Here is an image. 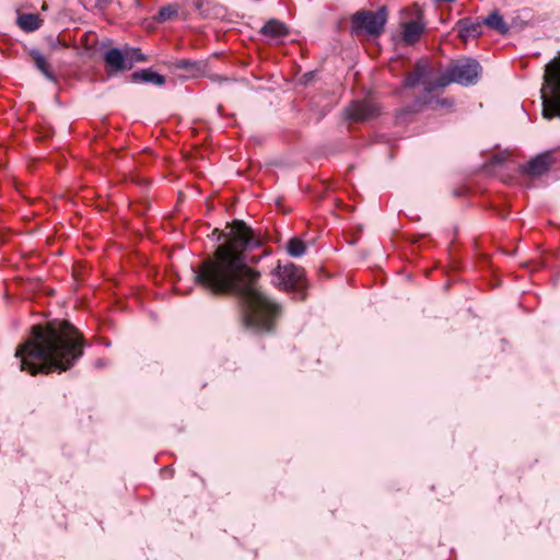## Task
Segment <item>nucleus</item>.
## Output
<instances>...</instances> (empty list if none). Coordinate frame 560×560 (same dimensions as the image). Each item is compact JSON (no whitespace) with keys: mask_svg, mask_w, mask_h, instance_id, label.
<instances>
[{"mask_svg":"<svg viewBox=\"0 0 560 560\" xmlns=\"http://www.w3.org/2000/svg\"><path fill=\"white\" fill-rule=\"evenodd\" d=\"M225 242L200 264L196 281L215 294L233 293L245 303L244 322L256 331H270L280 315V306L256 287L258 273L245 258V252L257 246L253 230L235 220L226 226Z\"/></svg>","mask_w":560,"mask_h":560,"instance_id":"1","label":"nucleus"},{"mask_svg":"<svg viewBox=\"0 0 560 560\" xmlns=\"http://www.w3.org/2000/svg\"><path fill=\"white\" fill-rule=\"evenodd\" d=\"M82 354V337L68 322L33 326L30 338L15 352L21 370L32 375L67 371Z\"/></svg>","mask_w":560,"mask_h":560,"instance_id":"2","label":"nucleus"},{"mask_svg":"<svg viewBox=\"0 0 560 560\" xmlns=\"http://www.w3.org/2000/svg\"><path fill=\"white\" fill-rule=\"evenodd\" d=\"M480 73V65L474 59H460L453 61L447 68L446 72L441 74L434 82L429 81L427 63H418L412 73L406 80V86H415L419 83L424 84L428 92L435 88H445L452 82L462 85L474 84Z\"/></svg>","mask_w":560,"mask_h":560,"instance_id":"3","label":"nucleus"},{"mask_svg":"<svg viewBox=\"0 0 560 560\" xmlns=\"http://www.w3.org/2000/svg\"><path fill=\"white\" fill-rule=\"evenodd\" d=\"M541 101L544 118H560V52L545 67Z\"/></svg>","mask_w":560,"mask_h":560,"instance_id":"4","label":"nucleus"},{"mask_svg":"<svg viewBox=\"0 0 560 560\" xmlns=\"http://www.w3.org/2000/svg\"><path fill=\"white\" fill-rule=\"evenodd\" d=\"M387 21V12L384 7L376 11H360L352 18L354 32H365L370 35H378Z\"/></svg>","mask_w":560,"mask_h":560,"instance_id":"5","label":"nucleus"},{"mask_svg":"<svg viewBox=\"0 0 560 560\" xmlns=\"http://www.w3.org/2000/svg\"><path fill=\"white\" fill-rule=\"evenodd\" d=\"M272 275L273 283L285 291L304 288V270L292 262L279 264Z\"/></svg>","mask_w":560,"mask_h":560,"instance_id":"6","label":"nucleus"},{"mask_svg":"<svg viewBox=\"0 0 560 560\" xmlns=\"http://www.w3.org/2000/svg\"><path fill=\"white\" fill-rule=\"evenodd\" d=\"M142 55L136 49H128L125 52L118 48H110L104 54V61L108 72L129 70L133 62L142 61Z\"/></svg>","mask_w":560,"mask_h":560,"instance_id":"7","label":"nucleus"},{"mask_svg":"<svg viewBox=\"0 0 560 560\" xmlns=\"http://www.w3.org/2000/svg\"><path fill=\"white\" fill-rule=\"evenodd\" d=\"M380 114L377 104L371 101L352 102L346 109V116L353 121H365Z\"/></svg>","mask_w":560,"mask_h":560,"instance_id":"8","label":"nucleus"},{"mask_svg":"<svg viewBox=\"0 0 560 560\" xmlns=\"http://www.w3.org/2000/svg\"><path fill=\"white\" fill-rule=\"evenodd\" d=\"M553 162L552 153L545 152L530 160L522 168L530 176H540L549 170Z\"/></svg>","mask_w":560,"mask_h":560,"instance_id":"9","label":"nucleus"},{"mask_svg":"<svg viewBox=\"0 0 560 560\" xmlns=\"http://www.w3.org/2000/svg\"><path fill=\"white\" fill-rule=\"evenodd\" d=\"M424 31V23L421 16L401 24L402 40L408 44L417 43L422 36Z\"/></svg>","mask_w":560,"mask_h":560,"instance_id":"10","label":"nucleus"},{"mask_svg":"<svg viewBox=\"0 0 560 560\" xmlns=\"http://www.w3.org/2000/svg\"><path fill=\"white\" fill-rule=\"evenodd\" d=\"M260 33L269 39L281 40L289 34V27L277 19H270L261 27Z\"/></svg>","mask_w":560,"mask_h":560,"instance_id":"11","label":"nucleus"},{"mask_svg":"<svg viewBox=\"0 0 560 560\" xmlns=\"http://www.w3.org/2000/svg\"><path fill=\"white\" fill-rule=\"evenodd\" d=\"M456 28L458 32V36L466 42L470 37L478 36L481 31V24L479 22H474L469 19H464L457 22Z\"/></svg>","mask_w":560,"mask_h":560,"instance_id":"12","label":"nucleus"},{"mask_svg":"<svg viewBox=\"0 0 560 560\" xmlns=\"http://www.w3.org/2000/svg\"><path fill=\"white\" fill-rule=\"evenodd\" d=\"M18 24L22 30L33 32L40 27L42 20L36 14L25 13L19 16Z\"/></svg>","mask_w":560,"mask_h":560,"instance_id":"13","label":"nucleus"},{"mask_svg":"<svg viewBox=\"0 0 560 560\" xmlns=\"http://www.w3.org/2000/svg\"><path fill=\"white\" fill-rule=\"evenodd\" d=\"M132 79L133 81H143L148 83H153L155 85H162L165 83V79L163 75L150 70L135 72L132 74Z\"/></svg>","mask_w":560,"mask_h":560,"instance_id":"14","label":"nucleus"},{"mask_svg":"<svg viewBox=\"0 0 560 560\" xmlns=\"http://www.w3.org/2000/svg\"><path fill=\"white\" fill-rule=\"evenodd\" d=\"M482 23L489 26L490 28L498 31L501 34H505L509 31L506 23L503 21L502 16L497 12L491 13L488 18L483 20Z\"/></svg>","mask_w":560,"mask_h":560,"instance_id":"15","label":"nucleus"},{"mask_svg":"<svg viewBox=\"0 0 560 560\" xmlns=\"http://www.w3.org/2000/svg\"><path fill=\"white\" fill-rule=\"evenodd\" d=\"M32 59L37 67V69L49 80L54 79V74L50 70L49 63L47 62L46 58L39 52V51H32L31 52Z\"/></svg>","mask_w":560,"mask_h":560,"instance_id":"16","label":"nucleus"},{"mask_svg":"<svg viewBox=\"0 0 560 560\" xmlns=\"http://www.w3.org/2000/svg\"><path fill=\"white\" fill-rule=\"evenodd\" d=\"M179 7L177 4H168L162 7L154 20L159 23L174 20L178 15Z\"/></svg>","mask_w":560,"mask_h":560,"instance_id":"17","label":"nucleus"},{"mask_svg":"<svg viewBox=\"0 0 560 560\" xmlns=\"http://www.w3.org/2000/svg\"><path fill=\"white\" fill-rule=\"evenodd\" d=\"M305 244L303 241L294 237L288 242L287 250L292 257H300L305 253Z\"/></svg>","mask_w":560,"mask_h":560,"instance_id":"18","label":"nucleus"},{"mask_svg":"<svg viewBox=\"0 0 560 560\" xmlns=\"http://www.w3.org/2000/svg\"><path fill=\"white\" fill-rule=\"evenodd\" d=\"M177 66L179 68L188 69V68H192L195 66V63H192L188 60H180V61H178Z\"/></svg>","mask_w":560,"mask_h":560,"instance_id":"19","label":"nucleus"}]
</instances>
